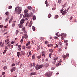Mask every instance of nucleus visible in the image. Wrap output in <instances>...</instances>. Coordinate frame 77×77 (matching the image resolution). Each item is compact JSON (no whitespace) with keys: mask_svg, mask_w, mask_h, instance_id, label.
<instances>
[{"mask_svg":"<svg viewBox=\"0 0 77 77\" xmlns=\"http://www.w3.org/2000/svg\"><path fill=\"white\" fill-rule=\"evenodd\" d=\"M49 51L50 52H53L54 51L52 49H50L49 50Z\"/></svg>","mask_w":77,"mask_h":77,"instance_id":"35","label":"nucleus"},{"mask_svg":"<svg viewBox=\"0 0 77 77\" xmlns=\"http://www.w3.org/2000/svg\"><path fill=\"white\" fill-rule=\"evenodd\" d=\"M67 12L66 11H63V13H62V15H65L66 14Z\"/></svg>","mask_w":77,"mask_h":77,"instance_id":"10","label":"nucleus"},{"mask_svg":"<svg viewBox=\"0 0 77 77\" xmlns=\"http://www.w3.org/2000/svg\"><path fill=\"white\" fill-rule=\"evenodd\" d=\"M57 59H58V57H54V61H56V60H57Z\"/></svg>","mask_w":77,"mask_h":77,"instance_id":"14","label":"nucleus"},{"mask_svg":"<svg viewBox=\"0 0 77 77\" xmlns=\"http://www.w3.org/2000/svg\"><path fill=\"white\" fill-rule=\"evenodd\" d=\"M59 45L60 46H62V43H61V42H59Z\"/></svg>","mask_w":77,"mask_h":77,"instance_id":"40","label":"nucleus"},{"mask_svg":"<svg viewBox=\"0 0 77 77\" xmlns=\"http://www.w3.org/2000/svg\"><path fill=\"white\" fill-rule=\"evenodd\" d=\"M14 43V42L12 41L11 42V44H13Z\"/></svg>","mask_w":77,"mask_h":77,"instance_id":"61","label":"nucleus"},{"mask_svg":"<svg viewBox=\"0 0 77 77\" xmlns=\"http://www.w3.org/2000/svg\"><path fill=\"white\" fill-rule=\"evenodd\" d=\"M32 16H33V13L31 12L29 13V14L28 13L26 14L23 15V17H32Z\"/></svg>","mask_w":77,"mask_h":77,"instance_id":"2","label":"nucleus"},{"mask_svg":"<svg viewBox=\"0 0 77 77\" xmlns=\"http://www.w3.org/2000/svg\"><path fill=\"white\" fill-rule=\"evenodd\" d=\"M8 19H9V17H7L6 19L5 20V21H6V22H7V21H8Z\"/></svg>","mask_w":77,"mask_h":77,"instance_id":"36","label":"nucleus"},{"mask_svg":"<svg viewBox=\"0 0 77 77\" xmlns=\"http://www.w3.org/2000/svg\"><path fill=\"white\" fill-rule=\"evenodd\" d=\"M12 6L10 5L8 7V9H12Z\"/></svg>","mask_w":77,"mask_h":77,"instance_id":"24","label":"nucleus"},{"mask_svg":"<svg viewBox=\"0 0 77 77\" xmlns=\"http://www.w3.org/2000/svg\"><path fill=\"white\" fill-rule=\"evenodd\" d=\"M20 52H18L17 53V55L18 57H19L20 56Z\"/></svg>","mask_w":77,"mask_h":77,"instance_id":"15","label":"nucleus"},{"mask_svg":"<svg viewBox=\"0 0 77 77\" xmlns=\"http://www.w3.org/2000/svg\"><path fill=\"white\" fill-rule=\"evenodd\" d=\"M63 8L62 9L60 10V12L61 13H62V12H63Z\"/></svg>","mask_w":77,"mask_h":77,"instance_id":"39","label":"nucleus"},{"mask_svg":"<svg viewBox=\"0 0 77 77\" xmlns=\"http://www.w3.org/2000/svg\"><path fill=\"white\" fill-rule=\"evenodd\" d=\"M16 70V68L15 67H14L12 69H11V72H12L13 71H15Z\"/></svg>","mask_w":77,"mask_h":77,"instance_id":"8","label":"nucleus"},{"mask_svg":"<svg viewBox=\"0 0 77 77\" xmlns=\"http://www.w3.org/2000/svg\"><path fill=\"white\" fill-rule=\"evenodd\" d=\"M48 43V41H46L45 42V44H47Z\"/></svg>","mask_w":77,"mask_h":77,"instance_id":"53","label":"nucleus"},{"mask_svg":"<svg viewBox=\"0 0 77 77\" xmlns=\"http://www.w3.org/2000/svg\"><path fill=\"white\" fill-rule=\"evenodd\" d=\"M2 62H3L4 63V62H6V60H5V61H2Z\"/></svg>","mask_w":77,"mask_h":77,"instance_id":"64","label":"nucleus"},{"mask_svg":"<svg viewBox=\"0 0 77 77\" xmlns=\"http://www.w3.org/2000/svg\"><path fill=\"white\" fill-rule=\"evenodd\" d=\"M14 12L16 13H17V12L18 14H20L21 12V9L18 7H17L15 8Z\"/></svg>","mask_w":77,"mask_h":77,"instance_id":"1","label":"nucleus"},{"mask_svg":"<svg viewBox=\"0 0 77 77\" xmlns=\"http://www.w3.org/2000/svg\"><path fill=\"white\" fill-rule=\"evenodd\" d=\"M36 72H31L30 74L29 75L32 76V75H35V74Z\"/></svg>","mask_w":77,"mask_h":77,"instance_id":"9","label":"nucleus"},{"mask_svg":"<svg viewBox=\"0 0 77 77\" xmlns=\"http://www.w3.org/2000/svg\"><path fill=\"white\" fill-rule=\"evenodd\" d=\"M22 17H23V15H21V14H20V18H21Z\"/></svg>","mask_w":77,"mask_h":77,"instance_id":"60","label":"nucleus"},{"mask_svg":"<svg viewBox=\"0 0 77 77\" xmlns=\"http://www.w3.org/2000/svg\"><path fill=\"white\" fill-rule=\"evenodd\" d=\"M18 33H19V31L17 30L16 31L15 34L17 35L18 34Z\"/></svg>","mask_w":77,"mask_h":77,"instance_id":"22","label":"nucleus"},{"mask_svg":"<svg viewBox=\"0 0 77 77\" xmlns=\"http://www.w3.org/2000/svg\"><path fill=\"white\" fill-rule=\"evenodd\" d=\"M32 22H30L29 23V27H31V26H32Z\"/></svg>","mask_w":77,"mask_h":77,"instance_id":"16","label":"nucleus"},{"mask_svg":"<svg viewBox=\"0 0 77 77\" xmlns=\"http://www.w3.org/2000/svg\"><path fill=\"white\" fill-rule=\"evenodd\" d=\"M24 18H25V19L26 20H28L29 19V17L28 16H26L25 17H23Z\"/></svg>","mask_w":77,"mask_h":77,"instance_id":"13","label":"nucleus"},{"mask_svg":"<svg viewBox=\"0 0 77 77\" xmlns=\"http://www.w3.org/2000/svg\"><path fill=\"white\" fill-rule=\"evenodd\" d=\"M15 26V24L14 23H13V24H12V27H14V26Z\"/></svg>","mask_w":77,"mask_h":77,"instance_id":"44","label":"nucleus"},{"mask_svg":"<svg viewBox=\"0 0 77 77\" xmlns=\"http://www.w3.org/2000/svg\"><path fill=\"white\" fill-rule=\"evenodd\" d=\"M2 75H5V72H4L2 73Z\"/></svg>","mask_w":77,"mask_h":77,"instance_id":"46","label":"nucleus"},{"mask_svg":"<svg viewBox=\"0 0 77 77\" xmlns=\"http://www.w3.org/2000/svg\"><path fill=\"white\" fill-rule=\"evenodd\" d=\"M49 63H46V65H45V66L46 67H48V66H49Z\"/></svg>","mask_w":77,"mask_h":77,"instance_id":"18","label":"nucleus"},{"mask_svg":"<svg viewBox=\"0 0 77 77\" xmlns=\"http://www.w3.org/2000/svg\"><path fill=\"white\" fill-rule=\"evenodd\" d=\"M23 39H21V40H20V42H21V43H22V42H23Z\"/></svg>","mask_w":77,"mask_h":77,"instance_id":"54","label":"nucleus"},{"mask_svg":"<svg viewBox=\"0 0 77 77\" xmlns=\"http://www.w3.org/2000/svg\"><path fill=\"white\" fill-rule=\"evenodd\" d=\"M18 26H19V28H23V27H24V26H23V25H22V24H19L18 25Z\"/></svg>","mask_w":77,"mask_h":77,"instance_id":"7","label":"nucleus"},{"mask_svg":"<svg viewBox=\"0 0 77 77\" xmlns=\"http://www.w3.org/2000/svg\"><path fill=\"white\" fill-rule=\"evenodd\" d=\"M24 21H25V20H24V19H22L21 21H20V24H23V23H24Z\"/></svg>","mask_w":77,"mask_h":77,"instance_id":"5","label":"nucleus"},{"mask_svg":"<svg viewBox=\"0 0 77 77\" xmlns=\"http://www.w3.org/2000/svg\"><path fill=\"white\" fill-rule=\"evenodd\" d=\"M15 66V64L13 63L12 65V66Z\"/></svg>","mask_w":77,"mask_h":77,"instance_id":"57","label":"nucleus"},{"mask_svg":"<svg viewBox=\"0 0 77 77\" xmlns=\"http://www.w3.org/2000/svg\"><path fill=\"white\" fill-rule=\"evenodd\" d=\"M41 54L39 56H38L37 58H38V59H40L41 57Z\"/></svg>","mask_w":77,"mask_h":77,"instance_id":"37","label":"nucleus"},{"mask_svg":"<svg viewBox=\"0 0 77 77\" xmlns=\"http://www.w3.org/2000/svg\"><path fill=\"white\" fill-rule=\"evenodd\" d=\"M45 4H48V2H47V0H46V1L45 2Z\"/></svg>","mask_w":77,"mask_h":77,"instance_id":"45","label":"nucleus"},{"mask_svg":"<svg viewBox=\"0 0 77 77\" xmlns=\"http://www.w3.org/2000/svg\"><path fill=\"white\" fill-rule=\"evenodd\" d=\"M63 57H64V59H66V55H64Z\"/></svg>","mask_w":77,"mask_h":77,"instance_id":"51","label":"nucleus"},{"mask_svg":"<svg viewBox=\"0 0 77 77\" xmlns=\"http://www.w3.org/2000/svg\"><path fill=\"white\" fill-rule=\"evenodd\" d=\"M63 33H61L60 35V36H62V37H63L64 36V35H63Z\"/></svg>","mask_w":77,"mask_h":77,"instance_id":"30","label":"nucleus"},{"mask_svg":"<svg viewBox=\"0 0 77 77\" xmlns=\"http://www.w3.org/2000/svg\"><path fill=\"white\" fill-rule=\"evenodd\" d=\"M45 53V52H42V56H44V57H45V54H44Z\"/></svg>","mask_w":77,"mask_h":77,"instance_id":"26","label":"nucleus"},{"mask_svg":"<svg viewBox=\"0 0 77 77\" xmlns=\"http://www.w3.org/2000/svg\"><path fill=\"white\" fill-rule=\"evenodd\" d=\"M25 36H26V37H25L26 39H27V38H28V36L27 34L25 35Z\"/></svg>","mask_w":77,"mask_h":77,"instance_id":"41","label":"nucleus"},{"mask_svg":"<svg viewBox=\"0 0 77 77\" xmlns=\"http://www.w3.org/2000/svg\"><path fill=\"white\" fill-rule=\"evenodd\" d=\"M20 53L21 56H23L25 54V52H24V51H21Z\"/></svg>","mask_w":77,"mask_h":77,"instance_id":"6","label":"nucleus"},{"mask_svg":"<svg viewBox=\"0 0 77 77\" xmlns=\"http://www.w3.org/2000/svg\"><path fill=\"white\" fill-rule=\"evenodd\" d=\"M18 48H20V47H21V45H19L18 46Z\"/></svg>","mask_w":77,"mask_h":77,"instance_id":"50","label":"nucleus"},{"mask_svg":"<svg viewBox=\"0 0 77 77\" xmlns=\"http://www.w3.org/2000/svg\"><path fill=\"white\" fill-rule=\"evenodd\" d=\"M35 55H32V59H35Z\"/></svg>","mask_w":77,"mask_h":77,"instance_id":"29","label":"nucleus"},{"mask_svg":"<svg viewBox=\"0 0 77 77\" xmlns=\"http://www.w3.org/2000/svg\"><path fill=\"white\" fill-rule=\"evenodd\" d=\"M52 75V73L51 72H47L46 73L45 75L46 77H50L51 75Z\"/></svg>","mask_w":77,"mask_h":77,"instance_id":"4","label":"nucleus"},{"mask_svg":"<svg viewBox=\"0 0 77 77\" xmlns=\"http://www.w3.org/2000/svg\"><path fill=\"white\" fill-rule=\"evenodd\" d=\"M9 14V12L8 11H7L5 13V15H8V14Z\"/></svg>","mask_w":77,"mask_h":77,"instance_id":"27","label":"nucleus"},{"mask_svg":"<svg viewBox=\"0 0 77 77\" xmlns=\"http://www.w3.org/2000/svg\"><path fill=\"white\" fill-rule=\"evenodd\" d=\"M5 50H8V46H6L5 47Z\"/></svg>","mask_w":77,"mask_h":77,"instance_id":"42","label":"nucleus"},{"mask_svg":"<svg viewBox=\"0 0 77 77\" xmlns=\"http://www.w3.org/2000/svg\"><path fill=\"white\" fill-rule=\"evenodd\" d=\"M68 42V40H66L65 41H64V42L65 43L66 42V43H67V42Z\"/></svg>","mask_w":77,"mask_h":77,"instance_id":"63","label":"nucleus"},{"mask_svg":"<svg viewBox=\"0 0 77 77\" xmlns=\"http://www.w3.org/2000/svg\"><path fill=\"white\" fill-rule=\"evenodd\" d=\"M33 20H36V16H33Z\"/></svg>","mask_w":77,"mask_h":77,"instance_id":"23","label":"nucleus"},{"mask_svg":"<svg viewBox=\"0 0 77 77\" xmlns=\"http://www.w3.org/2000/svg\"><path fill=\"white\" fill-rule=\"evenodd\" d=\"M72 17H70V20H72Z\"/></svg>","mask_w":77,"mask_h":77,"instance_id":"56","label":"nucleus"},{"mask_svg":"<svg viewBox=\"0 0 77 77\" xmlns=\"http://www.w3.org/2000/svg\"><path fill=\"white\" fill-rule=\"evenodd\" d=\"M9 39L7 38V42H8V43H9Z\"/></svg>","mask_w":77,"mask_h":77,"instance_id":"43","label":"nucleus"},{"mask_svg":"<svg viewBox=\"0 0 77 77\" xmlns=\"http://www.w3.org/2000/svg\"><path fill=\"white\" fill-rule=\"evenodd\" d=\"M66 34H65L64 35L63 37H65H65H66Z\"/></svg>","mask_w":77,"mask_h":77,"instance_id":"59","label":"nucleus"},{"mask_svg":"<svg viewBox=\"0 0 77 77\" xmlns=\"http://www.w3.org/2000/svg\"><path fill=\"white\" fill-rule=\"evenodd\" d=\"M22 30L23 31H25L26 30V28L23 27L22 29Z\"/></svg>","mask_w":77,"mask_h":77,"instance_id":"25","label":"nucleus"},{"mask_svg":"<svg viewBox=\"0 0 77 77\" xmlns=\"http://www.w3.org/2000/svg\"><path fill=\"white\" fill-rule=\"evenodd\" d=\"M30 48H31V46H30V45L29 46L27 47V48H28V49H30Z\"/></svg>","mask_w":77,"mask_h":77,"instance_id":"48","label":"nucleus"},{"mask_svg":"<svg viewBox=\"0 0 77 77\" xmlns=\"http://www.w3.org/2000/svg\"><path fill=\"white\" fill-rule=\"evenodd\" d=\"M65 6H66L65 4H64V5H63V8H64V7H65Z\"/></svg>","mask_w":77,"mask_h":77,"instance_id":"62","label":"nucleus"},{"mask_svg":"<svg viewBox=\"0 0 77 77\" xmlns=\"http://www.w3.org/2000/svg\"><path fill=\"white\" fill-rule=\"evenodd\" d=\"M3 27V25H0V28H1V29H2V28Z\"/></svg>","mask_w":77,"mask_h":77,"instance_id":"38","label":"nucleus"},{"mask_svg":"<svg viewBox=\"0 0 77 77\" xmlns=\"http://www.w3.org/2000/svg\"><path fill=\"white\" fill-rule=\"evenodd\" d=\"M61 62H60L58 63V65H60V64H61Z\"/></svg>","mask_w":77,"mask_h":77,"instance_id":"47","label":"nucleus"},{"mask_svg":"<svg viewBox=\"0 0 77 77\" xmlns=\"http://www.w3.org/2000/svg\"><path fill=\"white\" fill-rule=\"evenodd\" d=\"M30 44V42H28L26 44V46H28V45H29Z\"/></svg>","mask_w":77,"mask_h":77,"instance_id":"17","label":"nucleus"},{"mask_svg":"<svg viewBox=\"0 0 77 77\" xmlns=\"http://www.w3.org/2000/svg\"><path fill=\"white\" fill-rule=\"evenodd\" d=\"M24 38H25V37H24V36H23L22 37V39H24Z\"/></svg>","mask_w":77,"mask_h":77,"instance_id":"58","label":"nucleus"},{"mask_svg":"<svg viewBox=\"0 0 77 77\" xmlns=\"http://www.w3.org/2000/svg\"><path fill=\"white\" fill-rule=\"evenodd\" d=\"M32 28L33 31H35L36 29H35V26H32Z\"/></svg>","mask_w":77,"mask_h":77,"instance_id":"19","label":"nucleus"},{"mask_svg":"<svg viewBox=\"0 0 77 77\" xmlns=\"http://www.w3.org/2000/svg\"><path fill=\"white\" fill-rule=\"evenodd\" d=\"M27 8H28L29 10H31V9H32V7H31L30 6H28L27 7Z\"/></svg>","mask_w":77,"mask_h":77,"instance_id":"12","label":"nucleus"},{"mask_svg":"<svg viewBox=\"0 0 77 77\" xmlns=\"http://www.w3.org/2000/svg\"><path fill=\"white\" fill-rule=\"evenodd\" d=\"M55 18H56V19H57V18H59V16H58V15H56L55 16V17H54Z\"/></svg>","mask_w":77,"mask_h":77,"instance_id":"28","label":"nucleus"},{"mask_svg":"<svg viewBox=\"0 0 77 77\" xmlns=\"http://www.w3.org/2000/svg\"><path fill=\"white\" fill-rule=\"evenodd\" d=\"M57 36H55L54 37V38L55 39H57Z\"/></svg>","mask_w":77,"mask_h":77,"instance_id":"49","label":"nucleus"},{"mask_svg":"<svg viewBox=\"0 0 77 77\" xmlns=\"http://www.w3.org/2000/svg\"><path fill=\"white\" fill-rule=\"evenodd\" d=\"M55 63H56V61H54V62L53 64V65H54V64H55Z\"/></svg>","mask_w":77,"mask_h":77,"instance_id":"52","label":"nucleus"},{"mask_svg":"<svg viewBox=\"0 0 77 77\" xmlns=\"http://www.w3.org/2000/svg\"><path fill=\"white\" fill-rule=\"evenodd\" d=\"M3 69H5V70H6V69H7V66H5L3 68Z\"/></svg>","mask_w":77,"mask_h":77,"instance_id":"20","label":"nucleus"},{"mask_svg":"<svg viewBox=\"0 0 77 77\" xmlns=\"http://www.w3.org/2000/svg\"><path fill=\"white\" fill-rule=\"evenodd\" d=\"M42 66H43L42 65H37L35 66V69L37 71H38L39 69H41Z\"/></svg>","mask_w":77,"mask_h":77,"instance_id":"3","label":"nucleus"},{"mask_svg":"<svg viewBox=\"0 0 77 77\" xmlns=\"http://www.w3.org/2000/svg\"><path fill=\"white\" fill-rule=\"evenodd\" d=\"M8 47H9V48H10L11 47V44H9L8 45Z\"/></svg>","mask_w":77,"mask_h":77,"instance_id":"34","label":"nucleus"},{"mask_svg":"<svg viewBox=\"0 0 77 77\" xmlns=\"http://www.w3.org/2000/svg\"><path fill=\"white\" fill-rule=\"evenodd\" d=\"M48 45L49 47H53V44Z\"/></svg>","mask_w":77,"mask_h":77,"instance_id":"21","label":"nucleus"},{"mask_svg":"<svg viewBox=\"0 0 77 77\" xmlns=\"http://www.w3.org/2000/svg\"><path fill=\"white\" fill-rule=\"evenodd\" d=\"M68 43H66V47H68Z\"/></svg>","mask_w":77,"mask_h":77,"instance_id":"55","label":"nucleus"},{"mask_svg":"<svg viewBox=\"0 0 77 77\" xmlns=\"http://www.w3.org/2000/svg\"><path fill=\"white\" fill-rule=\"evenodd\" d=\"M58 3L60 4V3L62 2V1H61V0H58Z\"/></svg>","mask_w":77,"mask_h":77,"instance_id":"31","label":"nucleus"},{"mask_svg":"<svg viewBox=\"0 0 77 77\" xmlns=\"http://www.w3.org/2000/svg\"><path fill=\"white\" fill-rule=\"evenodd\" d=\"M48 18H50V17H51V14H49V15H48Z\"/></svg>","mask_w":77,"mask_h":77,"instance_id":"33","label":"nucleus"},{"mask_svg":"<svg viewBox=\"0 0 77 77\" xmlns=\"http://www.w3.org/2000/svg\"><path fill=\"white\" fill-rule=\"evenodd\" d=\"M29 12V10L27 9H25V10H24V12L25 13H27Z\"/></svg>","mask_w":77,"mask_h":77,"instance_id":"11","label":"nucleus"},{"mask_svg":"<svg viewBox=\"0 0 77 77\" xmlns=\"http://www.w3.org/2000/svg\"><path fill=\"white\" fill-rule=\"evenodd\" d=\"M51 54H52V53H51L49 54V57L51 58Z\"/></svg>","mask_w":77,"mask_h":77,"instance_id":"32","label":"nucleus"}]
</instances>
